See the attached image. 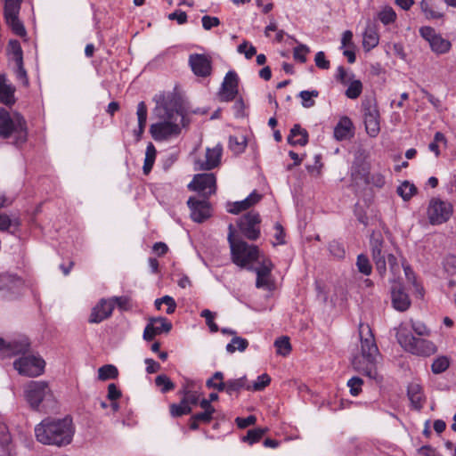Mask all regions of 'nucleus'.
I'll list each match as a JSON object with an SVG mask.
<instances>
[{
    "label": "nucleus",
    "mask_w": 456,
    "mask_h": 456,
    "mask_svg": "<svg viewBox=\"0 0 456 456\" xmlns=\"http://www.w3.org/2000/svg\"><path fill=\"white\" fill-rule=\"evenodd\" d=\"M75 434L72 419L45 418L35 428L37 440L42 444L64 447L71 444Z\"/></svg>",
    "instance_id": "obj_1"
},
{
    "label": "nucleus",
    "mask_w": 456,
    "mask_h": 456,
    "mask_svg": "<svg viewBox=\"0 0 456 456\" xmlns=\"http://www.w3.org/2000/svg\"><path fill=\"white\" fill-rule=\"evenodd\" d=\"M156 110L162 121L152 124L150 133L157 142L177 136L181 133V126L185 127L189 125V119L186 118L183 109L176 103L173 106L171 103L165 102Z\"/></svg>",
    "instance_id": "obj_2"
},
{
    "label": "nucleus",
    "mask_w": 456,
    "mask_h": 456,
    "mask_svg": "<svg viewBox=\"0 0 456 456\" xmlns=\"http://www.w3.org/2000/svg\"><path fill=\"white\" fill-rule=\"evenodd\" d=\"M359 335L362 354L361 356L354 357L352 364L358 372L376 379L378 377L376 361L379 356V348L370 326L360 323Z\"/></svg>",
    "instance_id": "obj_3"
},
{
    "label": "nucleus",
    "mask_w": 456,
    "mask_h": 456,
    "mask_svg": "<svg viewBox=\"0 0 456 456\" xmlns=\"http://www.w3.org/2000/svg\"><path fill=\"white\" fill-rule=\"evenodd\" d=\"M0 138L12 139V143L20 146L28 139V127L25 118L19 113L12 116L0 107Z\"/></svg>",
    "instance_id": "obj_4"
},
{
    "label": "nucleus",
    "mask_w": 456,
    "mask_h": 456,
    "mask_svg": "<svg viewBox=\"0 0 456 456\" xmlns=\"http://www.w3.org/2000/svg\"><path fill=\"white\" fill-rule=\"evenodd\" d=\"M228 241L231 248L232 262L240 267L252 270L251 263L256 261L259 257L257 246L248 245L246 241L234 237V228L231 224L229 225Z\"/></svg>",
    "instance_id": "obj_5"
},
{
    "label": "nucleus",
    "mask_w": 456,
    "mask_h": 456,
    "mask_svg": "<svg viewBox=\"0 0 456 456\" xmlns=\"http://www.w3.org/2000/svg\"><path fill=\"white\" fill-rule=\"evenodd\" d=\"M396 338L398 343L404 347L406 351L413 354L429 356L436 352L435 344L424 338H415L406 330H400L397 332Z\"/></svg>",
    "instance_id": "obj_6"
},
{
    "label": "nucleus",
    "mask_w": 456,
    "mask_h": 456,
    "mask_svg": "<svg viewBox=\"0 0 456 456\" xmlns=\"http://www.w3.org/2000/svg\"><path fill=\"white\" fill-rule=\"evenodd\" d=\"M363 122L367 134L372 138L380 132V113L375 99L366 98L362 102Z\"/></svg>",
    "instance_id": "obj_7"
},
{
    "label": "nucleus",
    "mask_w": 456,
    "mask_h": 456,
    "mask_svg": "<svg viewBox=\"0 0 456 456\" xmlns=\"http://www.w3.org/2000/svg\"><path fill=\"white\" fill-rule=\"evenodd\" d=\"M453 213L452 205L439 198H432L427 208V216L432 225H439L446 223Z\"/></svg>",
    "instance_id": "obj_8"
},
{
    "label": "nucleus",
    "mask_w": 456,
    "mask_h": 456,
    "mask_svg": "<svg viewBox=\"0 0 456 456\" xmlns=\"http://www.w3.org/2000/svg\"><path fill=\"white\" fill-rule=\"evenodd\" d=\"M45 362L40 356L24 355L15 360L14 369L19 374L27 377H37L45 370Z\"/></svg>",
    "instance_id": "obj_9"
},
{
    "label": "nucleus",
    "mask_w": 456,
    "mask_h": 456,
    "mask_svg": "<svg viewBox=\"0 0 456 456\" xmlns=\"http://www.w3.org/2000/svg\"><path fill=\"white\" fill-rule=\"evenodd\" d=\"M24 281L16 274L4 273L0 274V298L16 299L22 292Z\"/></svg>",
    "instance_id": "obj_10"
},
{
    "label": "nucleus",
    "mask_w": 456,
    "mask_h": 456,
    "mask_svg": "<svg viewBox=\"0 0 456 456\" xmlns=\"http://www.w3.org/2000/svg\"><path fill=\"white\" fill-rule=\"evenodd\" d=\"M21 3L22 0H5L4 8V16L6 24L15 35L20 37L27 35L25 27L19 19Z\"/></svg>",
    "instance_id": "obj_11"
},
{
    "label": "nucleus",
    "mask_w": 456,
    "mask_h": 456,
    "mask_svg": "<svg viewBox=\"0 0 456 456\" xmlns=\"http://www.w3.org/2000/svg\"><path fill=\"white\" fill-rule=\"evenodd\" d=\"M370 247L371 251L372 260L374 261L376 270L379 274L383 277L387 273V251L386 249V243L381 233L373 232L370 239Z\"/></svg>",
    "instance_id": "obj_12"
},
{
    "label": "nucleus",
    "mask_w": 456,
    "mask_h": 456,
    "mask_svg": "<svg viewBox=\"0 0 456 456\" xmlns=\"http://www.w3.org/2000/svg\"><path fill=\"white\" fill-rule=\"evenodd\" d=\"M261 218L258 212L251 210L241 216L237 225L240 232L249 240H256L260 236Z\"/></svg>",
    "instance_id": "obj_13"
},
{
    "label": "nucleus",
    "mask_w": 456,
    "mask_h": 456,
    "mask_svg": "<svg viewBox=\"0 0 456 456\" xmlns=\"http://www.w3.org/2000/svg\"><path fill=\"white\" fill-rule=\"evenodd\" d=\"M25 398L30 407L37 410L47 396H52L48 384L45 381H30L25 388Z\"/></svg>",
    "instance_id": "obj_14"
},
{
    "label": "nucleus",
    "mask_w": 456,
    "mask_h": 456,
    "mask_svg": "<svg viewBox=\"0 0 456 456\" xmlns=\"http://www.w3.org/2000/svg\"><path fill=\"white\" fill-rule=\"evenodd\" d=\"M188 189L198 191L203 198L208 199L216 191V178L212 173L197 174L188 184Z\"/></svg>",
    "instance_id": "obj_15"
},
{
    "label": "nucleus",
    "mask_w": 456,
    "mask_h": 456,
    "mask_svg": "<svg viewBox=\"0 0 456 456\" xmlns=\"http://www.w3.org/2000/svg\"><path fill=\"white\" fill-rule=\"evenodd\" d=\"M369 153L363 148H358L354 153V161L350 169V176L353 182L358 183L370 175V164L367 161Z\"/></svg>",
    "instance_id": "obj_16"
},
{
    "label": "nucleus",
    "mask_w": 456,
    "mask_h": 456,
    "mask_svg": "<svg viewBox=\"0 0 456 456\" xmlns=\"http://www.w3.org/2000/svg\"><path fill=\"white\" fill-rule=\"evenodd\" d=\"M239 94V77L234 70L226 73L222 83L218 98L221 102H229L237 98Z\"/></svg>",
    "instance_id": "obj_17"
},
{
    "label": "nucleus",
    "mask_w": 456,
    "mask_h": 456,
    "mask_svg": "<svg viewBox=\"0 0 456 456\" xmlns=\"http://www.w3.org/2000/svg\"><path fill=\"white\" fill-rule=\"evenodd\" d=\"M189 66L196 77H208L212 74V59L204 53H191L188 59Z\"/></svg>",
    "instance_id": "obj_18"
},
{
    "label": "nucleus",
    "mask_w": 456,
    "mask_h": 456,
    "mask_svg": "<svg viewBox=\"0 0 456 456\" xmlns=\"http://www.w3.org/2000/svg\"><path fill=\"white\" fill-rule=\"evenodd\" d=\"M187 205L191 210V217L194 222L202 223L211 216V206L208 199L199 200L195 197H190Z\"/></svg>",
    "instance_id": "obj_19"
},
{
    "label": "nucleus",
    "mask_w": 456,
    "mask_h": 456,
    "mask_svg": "<svg viewBox=\"0 0 456 456\" xmlns=\"http://www.w3.org/2000/svg\"><path fill=\"white\" fill-rule=\"evenodd\" d=\"M172 329V322L165 317H152L150 318L143 330V339L151 341L153 338L161 333H168Z\"/></svg>",
    "instance_id": "obj_20"
},
{
    "label": "nucleus",
    "mask_w": 456,
    "mask_h": 456,
    "mask_svg": "<svg viewBox=\"0 0 456 456\" xmlns=\"http://www.w3.org/2000/svg\"><path fill=\"white\" fill-rule=\"evenodd\" d=\"M223 154V146L221 143H217L213 148H207L206 150V159L204 161L198 160V169L208 171L218 167L221 162V157Z\"/></svg>",
    "instance_id": "obj_21"
},
{
    "label": "nucleus",
    "mask_w": 456,
    "mask_h": 456,
    "mask_svg": "<svg viewBox=\"0 0 456 456\" xmlns=\"http://www.w3.org/2000/svg\"><path fill=\"white\" fill-rule=\"evenodd\" d=\"M114 310V303L108 299L102 298L97 305L93 307L88 322L90 323H100L108 319Z\"/></svg>",
    "instance_id": "obj_22"
},
{
    "label": "nucleus",
    "mask_w": 456,
    "mask_h": 456,
    "mask_svg": "<svg viewBox=\"0 0 456 456\" xmlns=\"http://www.w3.org/2000/svg\"><path fill=\"white\" fill-rule=\"evenodd\" d=\"M354 135V126L350 118L344 116L340 118L334 127V137L338 141L351 139Z\"/></svg>",
    "instance_id": "obj_23"
},
{
    "label": "nucleus",
    "mask_w": 456,
    "mask_h": 456,
    "mask_svg": "<svg viewBox=\"0 0 456 456\" xmlns=\"http://www.w3.org/2000/svg\"><path fill=\"white\" fill-rule=\"evenodd\" d=\"M392 305L395 309L404 312L411 305V300L408 294L404 291L401 285L395 286L391 291Z\"/></svg>",
    "instance_id": "obj_24"
},
{
    "label": "nucleus",
    "mask_w": 456,
    "mask_h": 456,
    "mask_svg": "<svg viewBox=\"0 0 456 456\" xmlns=\"http://www.w3.org/2000/svg\"><path fill=\"white\" fill-rule=\"evenodd\" d=\"M30 349V341L27 337H21L18 339H14L11 342H8V352L6 354V358H10L18 354H22L24 356L25 354L28 353Z\"/></svg>",
    "instance_id": "obj_25"
},
{
    "label": "nucleus",
    "mask_w": 456,
    "mask_h": 456,
    "mask_svg": "<svg viewBox=\"0 0 456 456\" xmlns=\"http://www.w3.org/2000/svg\"><path fill=\"white\" fill-rule=\"evenodd\" d=\"M407 395L413 409L419 411L423 408L424 394L420 385L418 383L409 384Z\"/></svg>",
    "instance_id": "obj_26"
},
{
    "label": "nucleus",
    "mask_w": 456,
    "mask_h": 456,
    "mask_svg": "<svg viewBox=\"0 0 456 456\" xmlns=\"http://www.w3.org/2000/svg\"><path fill=\"white\" fill-rule=\"evenodd\" d=\"M288 142L290 145L305 146L308 142V133L305 128H302L299 124H295L290 129L288 136Z\"/></svg>",
    "instance_id": "obj_27"
},
{
    "label": "nucleus",
    "mask_w": 456,
    "mask_h": 456,
    "mask_svg": "<svg viewBox=\"0 0 456 456\" xmlns=\"http://www.w3.org/2000/svg\"><path fill=\"white\" fill-rule=\"evenodd\" d=\"M147 106L144 102H140L137 105V119H138V128L134 131V134L135 136L136 141H140L142 134L144 133L146 122H147Z\"/></svg>",
    "instance_id": "obj_28"
},
{
    "label": "nucleus",
    "mask_w": 456,
    "mask_h": 456,
    "mask_svg": "<svg viewBox=\"0 0 456 456\" xmlns=\"http://www.w3.org/2000/svg\"><path fill=\"white\" fill-rule=\"evenodd\" d=\"M21 223L20 218H11L8 215L0 213V231L9 232L12 234H16L19 231Z\"/></svg>",
    "instance_id": "obj_29"
},
{
    "label": "nucleus",
    "mask_w": 456,
    "mask_h": 456,
    "mask_svg": "<svg viewBox=\"0 0 456 456\" xmlns=\"http://www.w3.org/2000/svg\"><path fill=\"white\" fill-rule=\"evenodd\" d=\"M242 389H251V386L248 384V379L246 377L227 380L226 393L229 395H238Z\"/></svg>",
    "instance_id": "obj_30"
},
{
    "label": "nucleus",
    "mask_w": 456,
    "mask_h": 456,
    "mask_svg": "<svg viewBox=\"0 0 456 456\" xmlns=\"http://www.w3.org/2000/svg\"><path fill=\"white\" fill-rule=\"evenodd\" d=\"M15 88L12 85L5 83L4 79H0V102L7 106L15 102L14 98Z\"/></svg>",
    "instance_id": "obj_31"
},
{
    "label": "nucleus",
    "mask_w": 456,
    "mask_h": 456,
    "mask_svg": "<svg viewBox=\"0 0 456 456\" xmlns=\"http://www.w3.org/2000/svg\"><path fill=\"white\" fill-rule=\"evenodd\" d=\"M379 37L376 29L369 26L364 33L362 39V45L365 50L370 51L379 45Z\"/></svg>",
    "instance_id": "obj_32"
},
{
    "label": "nucleus",
    "mask_w": 456,
    "mask_h": 456,
    "mask_svg": "<svg viewBox=\"0 0 456 456\" xmlns=\"http://www.w3.org/2000/svg\"><path fill=\"white\" fill-rule=\"evenodd\" d=\"M224 375L221 371H216L212 378L207 380L206 386L208 388L216 389L219 392L225 391L227 387V381L224 382Z\"/></svg>",
    "instance_id": "obj_33"
},
{
    "label": "nucleus",
    "mask_w": 456,
    "mask_h": 456,
    "mask_svg": "<svg viewBox=\"0 0 456 456\" xmlns=\"http://www.w3.org/2000/svg\"><path fill=\"white\" fill-rule=\"evenodd\" d=\"M430 46L434 52L444 53L450 50L451 43L441 36H434L430 38Z\"/></svg>",
    "instance_id": "obj_34"
},
{
    "label": "nucleus",
    "mask_w": 456,
    "mask_h": 456,
    "mask_svg": "<svg viewBox=\"0 0 456 456\" xmlns=\"http://www.w3.org/2000/svg\"><path fill=\"white\" fill-rule=\"evenodd\" d=\"M156 153L157 151L154 145L150 142L146 148L145 159L142 167V170L145 175H148L151 171L156 159Z\"/></svg>",
    "instance_id": "obj_35"
},
{
    "label": "nucleus",
    "mask_w": 456,
    "mask_h": 456,
    "mask_svg": "<svg viewBox=\"0 0 456 456\" xmlns=\"http://www.w3.org/2000/svg\"><path fill=\"white\" fill-rule=\"evenodd\" d=\"M396 192L403 200L407 201L417 193V188L413 183L404 181L397 187Z\"/></svg>",
    "instance_id": "obj_36"
},
{
    "label": "nucleus",
    "mask_w": 456,
    "mask_h": 456,
    "mask_svg": "<svg viewBox=\"0 0 456 456\" xmlns=\"http://www.w3.org/2000/svg\"><path fill=\"white\" fill-rule=\"evenodd\" d=\"M118 370L116 366L111 364H105L98 370V379L100 380H108L117 379Z\"/></svg>",
    "instance_id": "obj_37"
},
{
    "label": "nucleus",
    "mask_w": 456,
    "mask_h": 456,
    "mask_svg": "<svg viewBox=\"0 0 456 456\" xmlns=\"http://www.w3.org/2000/svg\"><path fill=\"white\" fill-rule=\"evenodd\" d=\"M268 431L266 428H256L253 429H249L247 432V435L243 437V441L253 444L260 441V439L264 436V435Z\"/></svg>",
    "instance_id": "obj_38"
},
{
    "label": "nucleus",
    "mask_w": 456,
    "mask_h": 456,
    "mask_svg": "<svg viewBox=\"0 0 456 456\" xmlns=\"http://www.w3.org/2000/svg\"><path fill=\"white\" fill-rule=\"evenodd\" d=\"M274 346L276 347L277 354L282 356L289 354L292 349L289 338L286 336L277 338L274 342Z\"/></svg>",
    "instance_id": "obj_39"
},
{
    "label": "nucleus",
    "mask_w": 456,
    "mask_h": 456,
    "mask_svg": "<svg viewBox=\"0 0 456 456\" xmlns=\"http://www.w3.org/2000/svg\"><path fill=\"white\" fill-rule=\"evenodd\" d=\"M318 96L319 92L317 90H304L298 94V97H300L302 100V106L307 109L314 106V98H317Z\"/></svg>",
    "instance_id": "obj_40"
},
{
    "label": "nucleus",
    "mask_w": 456,
    "mask_h": 456,
    "mask_svg": "<svg viewBox=\"0 0 456 456\" xmlns=\"http://www.w3.org/2000/svg\"><path fill=\"white\" fill-rule=\"evenodd\" d=\"M362 92V83L359 79H355L350 82L346 88L345 94L348 99H357Z\"/></svg>",
    "instance_id": "obj_41"
},
{
    "label": "nucleus",
    "mask_w": 456,
    "mask_h": 456,
    "mask_svg": "<svg viewBox=\"0 0 456 456\" xmlns=\"http://www.w3.org/2000/svg\"><path fill=\"white\" fill-rule=\"evenodd\" d=\"M248 346V341L246 338L240 337H234L232 341L227 344L226 350L228 353L232 354L238 349L240 352H243Z\"/></svg>",
    "instance_id": "obj_42"
},
{
    "label": "nucleus",
    "mask_w": 456,
    "mask_h": 456,
    "mask_svg": "<svg viewBox=\"0 0 456 456\" xmlns=\"http://www.w3.org/2000/svg\"><path fill=\"white\" fill-rule=\"evenodd\" d=\"M356 266L358 271L366 276H369L372 272L371 264L368 256L364 254H360L357 256Z\"/></svg>",
    "instance_id": "obj_43"
},
{
    "label": "nucleus",
    "mask_w": 456,
    "mask_h": 456,
    "mask_svg": "<svg viewBox=\"0 0 456 456\" xmlns=\"http://www.w3.org/2000/svg\"><path fill=\"white\" fill-rule=\"evenodd\" d=\"M378 18L384 25H389L395 22L396 13L392 7L386 6L378 13Z\"/></svg>",
    "instance_id": "obj_44"
},
{
    "label": "nucleus",
    "mask_w": 456,
    "mask_h": 456,
    "mask_svg": "<svg viewBox=\"0 0 456 456\" xmlns=\"http://www.w3.org/2000/svg\"><path fill=\"white\" fill-rule=\"evenodd\" d=\"M155 384L160 387L162 393H167L175 388V384L167 375H159L155 379Z\"/></svg>",
    "instance_id": "obj_45"
},
{
    "label": "nucleus",
    "mask_w": 456,
    "mask_h": 456,
    "mask_svg": "<svg viewBox=\"0 0 456 456\" xmlns=\"http://www.w3.org/2000/svg\"><path fill=\"white\" fill-rule=\"evenodd\" d=\"M450 365V361L446 356H440L435 359L431 365V370L435 374H440L445 371Z\"/></svg>",
    "instance_id": "obj_46"
},
{
    "label": "nucleus",
    "mask_w": 456,
    "mask_h": 456,
    "mask_svg": "<svg viewBox=\"0 0 456 456\" xmlns=\"http://www.w3.org/2000/svg\"><path fill=\"white\" fill-rule=\"evenodd\" d=\"M362 181H364L367 184H372L377 188H382L386 183L385 176L380 173L369 175L367 178H363Z\"/></svg>",
    "instance_id": "obj_47"
},
{
    "label": "nucleus",
    "mask_w": 456,
    "mask_h": 456,
    "mask_svg": "<svg viewBox=\"0 0 456 456\" xmlns=\"http://www.w3.org/2000/svg\"><path fill=\"white\" fill-rule=\"evenodd\" d=\"M200 316L205 318L206 323L208 326L211 332L216 333L219 330L217 324L214 322L216 314L208 309H204L200 313Z\"/></svg>",
    "instance_id": "obj_48"
},
{
    "label": "nucleus",
    "mask_w": 456,
    "mask_h": 456,
    "mask_svg": "<svg viewBox=\"0 0 456 456\" xmlns=\"http://www.w3.org/2000/svg\"><path fill=\"white\" fill-rule=\"evenodd\" d=\"M363 380L359 377H353L347 381L350 394L353 396H357L362 392Z\"/></svg>",
    "instance_id": "obj_49"
},
{
    "label": "nucleus",
    "mask_w": 456,
    "mask_h": 456,
    "mask_svg": "<svg viewBox=\"0 0 456 456\" xmlns=\"http://www.w3.org/2000/svg\"><path fill=\"white\" fill-rule=\"evenodd\" d=\"M273 267V265L271 260L265 259L262 261L261 265L259 267H253L251 271H254L257 276L269 277Z\"/></svg>",
    "instance_id": "obj_50"
},
{
    "label": "nucleus",
    "mask_w": 456,
    "mask_h": 456,
    "mask_svg": "<svg viewBox=\"0 0 456 456\" xmlns=\"http://www.w3.org/2000/svg\"><path fill=\"white\" fill-rule=\"evenodd\" d=\"M420 9L425 13L427 19H440L444 16L443 12L435 11L428 2H420Z\"/></svg>",
    "instance_id": "obj_51"
},
{
    "label": "nucleus",
    "mask_w": 456,
    "mask_h": 456,
    "mask_svg": "<svg viewBox=\"0 0 456 456\" xmlns=\"http://www.w3.org/2000/svg\"><path fill=\"white\" fill-rule=\"evenodd\" d=\"M15 64H16L15 75H16L17 80L22 86H24L26 87L28 86L29 81H28L27 71L23 66V61H21V63L16 62Z\"/></svg>",
    "instance_id": "obj_52"
},
{
    "label": "nucleus",
    "mask_w": 456,
    "mask_h": 456,
    "mask_svg": "<svg viewBox=\"0 0 456 456\" xmlns=\"http://www.w3.org/2000/svg\"><path fill=\"white\" fill-rule=\"evenodd\" d=\"M271 382V378L268 374L264 373L257 377L256 381L251 386V389L253 391H262L265 389Z\"/></svg>",
    "instance_id": "obj_53"
},
{
    "label": "nucleus",
    "mask_w": 456,
    "mask_h": 456,
    "mask_svg": "<svg viewBox=\"0 0 456 456\" xmlns=\"http://www.w3.org/2000/svg\"><path fill=\"white\" fill-rule=\"evenodd\" d=\"M246 147L244 141H240L238 137L231 135L229 137V148L234 153L239 154L244 151Z\"/></svg>",
    "instance_id": "obj_54"
},
{
    "label": "nucleus",
    "mask_w": 456,
    "mask_h": 456,
    "mask_svg": "<svg viewBox=\"0 0 456 456\" xmlns=\"http://www.w3.org/2000/svg\"><path fill=\"white\" fill-rule=\"evenodd\" d=\"M329 250L331 255H333L335 257L341 259L345 256V249L343 245L336 240H333L329 243Z\"/></svg>",
    "instance_id": "obj_55"
},
{
    "label": "nucleus",
    "mask_w": 456,
    "mask_h": 456,
    "mask_svg": "<svg viewBox=\"0 0 456 456\" xmlns=\"http://www.w3.org/2000/svg\"><path fill=\"white\" fill-rule=\"evenodd\" d=\"M444 267L446 273L451 275L456 273V256L447 255L444 259Z\"/></svg>",
    "instance_id": "obj_56"
},
{
    "label": "nucleus",
    "mask_w": 456,
    "mask_h": 456,
    "mask_svg": "<svg viewBox=\"0 0 456 456\" xmlns=\"http://www.w3.org/2000/svg\"><path fill=\"white\" fill-rule=\"evenodd\" d=\"M309 52V48L305 45H299L298 46L294 48L293 57L296 61H298L301 63H305L306 61L305 54Z\"/></svg>",
    "instance_id": "obj_57"
},
{
    "label": "nucleus",
    "mask_w": 456,
    "mask_h": 456,
    "mask_svg": "<svg viewBox=\"0 0 456 456\" xmlns=\"http://www.w3.org/2000/svg\"><path fill=\"white\" fill-rule=\"evenodd\" d=\"M191 412V408L182 407L179 403H173L170 405V414L175 417H181Z\"/></svg>",
    "instance_id": "obj_58"
},
{
    "label": "nucleus",
    "mask_w": 456,
    "mask_h": 456,
    "mask_svg": "<svg viewBox=\"0 0 456 456\" xmlns=\"http://www.w3.org/2000/svg\"><path fill=\"white\" fill-rule=\"evenodd\" d=\"M315 65L322 69H329L330 62L326 59L325 53L322 51L318 52L314 57Z\"/></svg>",
    "instance_id": "obj_59"
},
{
    "label": "nucleus",
    "mask_w": 456,
    "mask_h": 456,
    "mask_svg": "<svg viewBox=\"0 0 456 456\" xmlns=\"http://www.w3.org/2000/svg\"><path fill=\"white\" fill-rule=\"evenodd\" d=\"M10 46L12 47V54H13V59L15 61V63L16 62L21 63V61H23L22 49L20 47L19 41H17V40L10 41Z\"/></svg>",
    "instance_id": "obj_60"
},
{
    "label": "nucleus",
    "mask_w": 456,
    "mask_h": 456,
    "mask_svg": "<svg viewBox=\"0 0 456 456\" xmlns=\"http://www.w3.org/2000/svg\"><path fill=\"white\" fill-rule=\"evenodd\" d=\"M183 394V398L190 406H195L199 403V395L197 392L184 389L182 392Z\"/></svg>",
    "instance_id": "obj_61"
},
{
    "label": "nucleus",
    "mask_w": 456,
    "mask_h": 456,
    "mask_svg": "<svg viewBox=\"0 0 456 456\" xmlns=\"http://www.w3.org/2000/svg\"><path fill=\"white\" fill-rule=\"evenodd\" d=\"M256 421V417L254 415H249L247 418L237 417L235 419V423L239 428H246L251 425H254Z\"/></svg>",
    "instance_id": "obj_62"
},
{
    "label": "nucleus",
    "mask_w": 456,
    "mask_h": 456,
    "mask_svg": "<svg viewBox=\"0 0 456 456\" xmlns=\"http://www.w3.org/2000/svg\"><path fill=\"white\" fill-rule=\"evenodd\" d=\"M202 27L206 30H209L214 27H217L220 24V20L217 17H212L205 15L201 19Z\"/></svg>",
    "instance_id": "obj_63"
},
{
    "label": "nucleus",
    "mask_w": 456,
    "mask_h": 456,
    "mask_svg": "<svg viewBox=\"0 0 456 456\" xmlns=\"http://www.w3.org/2000/svg\"><path fill=\"white\" fill-rule=\"evenodd\" d=\"M144 362L146 364V372L149 374L156 373L161 368L160 364L151 358H146Z\"/></svg>",
    "instance_id": "obj_64"
}]
</instances>
